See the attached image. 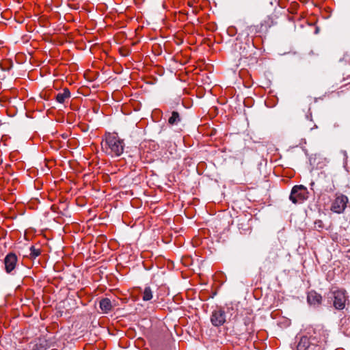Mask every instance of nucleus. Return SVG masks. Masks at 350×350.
I'll list each match as a JSON object with an SVG mask.
<instances>
[{
    "mask_svg": "<svg viewBox=\"0 0 350 350\" xmlns=\"http://www.w3.org/2000/svg\"><path fill=\"white\" fill-rule=\"evenodd\" d=\"M102 148L108 154L119 157L123 153L124 143L117 133H108L105 135V142L102 143Z\"/></svg>",
    "mask_w": 350,
    "mask_h": 350,
    "instance_id": "1",
    "label": "nucleus"
},
{
    "mask_svg": "<svg viewBox=\"0 0 350 350\" xmlns=\"http://www.w3.org/2000/svg\"><path fill=\"white\" fill-rule=\"evenodd\" d=\"M323 334V338H317L315 336L308 337L306 336H301L297 343V350H320L323 343L327 342L326 333L322 331Z\"/></svg>",
    "mask_w": 350,
    "mask_h": 350,
    "instance_id": "2",
    "label": "nucleus"
},
{
    "mask_svg": "<svg viewBox=\"0 0 350 350\" xmlns=\"http://www.w3.org/2000/svg\"><path fill=\"white\" fill-rule=\"evenodd\" d=\"M329 298L333 301V306L337 310H342L348 301V296L345 290H336L331 293Z\"/></svg>",
    "mask_w": 350,
    "mask_h": 350,
    "instance_id": "3",
    "label": "nucleus"
},
{
    "mask_svg": "<svg viewBox=\"0 0 350 350\" xmlns=\"http://www.w3.org/2000/svg\"><path fill=\"white\" fill-rule=\"evenodd\" d=\"M308 198V191L303 185H295L291 190L289 199L294 204L303 202Z\"/></svg>",
    "mask_w": 350,
    "mask_h": 350,
    "instance_id": "4",
    "label": "nucleus"
},
{
    "mask_svg": "<svg viewBox=\"0 0 350 350\" xmlns=\"http://www.w3.org/2000/svg\"><path fill=\"white\" fill-rule=\"evenodd\" d=\"M211 322L215 327H220L226 321V314L224 310L221 308H217L213 310L211 318Z\"/></svg>",
    "mask_w": 350,
    "mask_h": 350,
    "instance_id": "5",
    "label": "nucleus"
},
{
    "mask_svg": "<svg viewBox=\"0 0 350 350\" xmlns=\"http://www.w3.org/2000/svg\"><path fill=\"white\" fill-rule=\"evenodd\" d=\"M347 202L348 198L346 196L343 194H337L332 204L331 210L334 213H341L346 208Z\"/></svg>",
    "mask_w": 350,
    "mask_h": 350,
    "instance_id": "6",
    "label": "nucleus"
},
{
    "mask_svg": "<svg viewBox=\"0 0 350 350\" xmlns=\"http://www.w3.org/2000/svg\"><path fill=\"white\" fill-rule=\"evenodd\" d=\"M17 261V256L13 252H10L5 256L4 265L6 273H10L15 269Z\"/></svg>",
    "mask_w": 350,
    "mask_h": 350,
    "instance_id": "7",
    "label": "nucleus"
},
{
    "mask_svg": "<svg viewBox=\"0 0 350 350\" xmlns=\"http://www.w3.org/2000/svg\"><path fill=\"white\" fill-rule=\"evenodd\" d=\"M238 229L241 234H246L251 231V226L247 218L239 219Z\"/></svg>",
    "mask_w": 350,
    "mask_h": 350,
    "instance_id": "8",
    "label": "nucleus"
},
{
    "mask_svg": "<svg viewBox=\"0 0 350 350\" xmlns=\"http://www.w3.org/2000/svg\"><path fill=\"white\" fill-rule=\"evenodd\" d=\"M307 301L310 305L319 306L321 304L322 297L315 291H310L308 293Z\"/></svg>",
    "mask_w": 350,
    "mask_h": 350,
    "instance_id": "9",
    "label": "nucleus"
},
{
    "mask_svg": "<svg viewBox=\"0 0 350 350\" xmlns=\"http://www.w3.org/2000/svg\"><path fill=\"white\" fill-rule=\"evenodd\" d=\"M100 308L103 313H108L112 310L111 301L109 298H103L100 301L99 303Z\"/></svg>",
    "mask_w": 350,
    "mask_h": 350,
    "instance_id": "10",
    "label": "nucleus"
},
{
    "mask_svg": "<svg viewBox=\"0 0 350 350\" xmlns=\"http://www.w3.org/2000/svg\"><path fill=\"white\" fill-rule=\"evenodd\" d=\"M70 97V92L68 88L63 89L62 92H59L56 96V100L59 103H64L65 100Z\"/></svg>",
    "mask_w": 350,
    "mask_h": 350,
    "instance_id": "11",
    "label": "nucleus"
},
{
    "mask_svg": "<svg viewBox=\"0 0 350 350\" xmlns=\"http://www.w3.org/2000/svg\"><path fill=\"white\" fill-rule=\"evenodd\" d=\"M341 329L344 334L350 336V317L342 318L340 321Z\"/></svg>",
    "mask_w": 350,
    "mask_h": 350,
    "instance_id": "12",
    "label": "nucleus"
},
{
    "mask_svg": "<svg viewBox=\"0 0 350 350\" xmlns=\"http://www.w3.org/2000/svg\"><path fill=\"white\" fill-rule=\"evenodd\" d=\"M181 121V117L178 112L172 111L171 116L168 119V123L170 125H177Z\"/></svg>",
    "mask_w": 350,
    "mask_h": 350,
    "instance_id": "13",
    "label": "nucleus"
},
{
    "mask_svg": "<svg viewBox=\"0 0 350 350\" xmlns=\"http://www.w3.org/2000/svg\"><path fill=\"white\" fill-rule=\"evenodd\" d=\"M152 298V291L149 286L144 288L142 299L144 301H149Z\"/></svg>",
    "mask_w": 350,
    "mask_h": 350,
    "instance_id": "14",
    "label": "nucleus"
},
{
    "mask_svg": "<svg viewBox=\"0 0 350 350\" xmlns=\"http://www.w3.org/2000/svg\"><path fill=\"white\" fill-rule=\"evenodd\" d=\"M41 251L40 248H36L35 246H31L30 247V254L29 256L31 258H36L39 255H40Z\"/></svg>",
    "mask_w": 350,
    "mask_h": 350,
    "instance_id": "15",
    "label": "nucleus"
},
{
    "mask_svg": "<svg viewBox=\"0 0 350 350\" xmlns=\"http://www.w3.org/2000/svg\"><path fill=\"white\" fill-rule=\"evenodd\" d=\"M324 227L323 226V223L321 220H317L315 222H314V228L316 229H317L318 230H320L321 229H323Z\"/></svg>",
    "mask_w": 350,
    "mask_h": 350,
    "instance_id": "16",
    "label": "nucleus"
},
{
    "mask_svg": "<svg viewBox=\"0 0 350 350\" xmlns=\"http://www.w3.org/2000/svg\"><path fill=\"white\" fill-rule=\"evenodd\" d=\"M193 12H194L195 14H197L198 11H197V10H193Z\"/></svg>",
    "mask_w": 350,
    "mask_h": 350,
    "instance_id": "17",
    "label": "nucleus"
}]
</instances>
